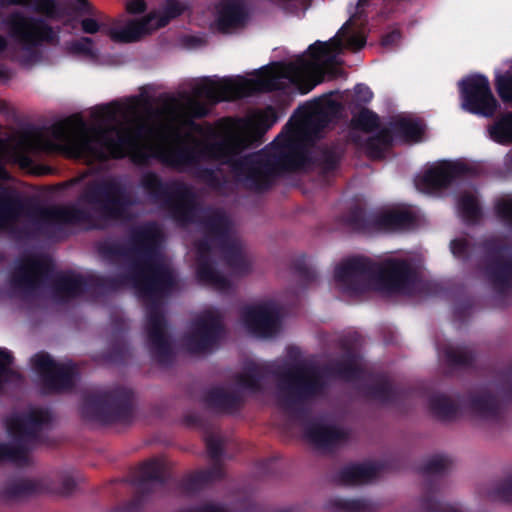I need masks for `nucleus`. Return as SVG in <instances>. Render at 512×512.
<instances>
[{
  "label": "nucleus",
  "mask_w": 512,
  "mask_h": 512,
  "mask_svg": "<svg viewBox=\"0 0 512 512\" xmlns=\"http://www.w3.org/2000/svg\"><path fill=\"white\" fill-rule=\"evenodd\" d=\"M278 121L274 107L267 106L256 112L249 120L239 119L237 129L218 132L208 128V136L215 141H196L194 147H182L162 153L165 165L178 171L191 170L193 175L213 189L223 182L217 171L201 165L216 162L228 166L236 182L245 189L263 193L268 191L277 176L300 170L309 160L306 147L299 138L300 125L293 115L270 146L260 152L241 155L260 142L263 135Z\"/></svg>",
  "instance_id": "obj_1"
},
{
  "label": "nucleus",
  "mask_w": 512,
  "mask_h": 512,
  "mask_svg": "<svg viewBox=\"0 0 512 512\" xmlns=\"http://www.w3.org/2000/svg\"><path fill=\"white\" fill-rule=\"evenodd\" d=\"M139 185L148 199L167 210L178 224L201 226L204 237L195 243L196 277L201 284L222 291L230 288V281L217 270L211 255L213 243L217 244L225 264L235 274L244 275L249 272L241 244L231 236V223L227 215L220 210L202 215L204 208L190 185L179 180L164 181L154 171L144 172Z\"/></svg>",
  "instance_id": "obj_2"
},
{
  "label": "nucleus",
  "mask_w": 512,
  "mask_h": 512,
  "mask_svg": "<svg viewBox=\"0 0 512 512\" xmlns=\"http://www.w3.org/2000/svg\"><path fill=\"white\" fill-rule=\"evenodd\" d=\"M161 234L154 225L133 230L128 244L105 239L96 246L99 256L110 264L127 262L129 276L139 298L147 302V337L152 359L163 366L174 361V352L166 332L167 323L160 298L175 284L171 269L162 261Z\"/></svg>",
  "instance_id": "obj_3"
},
{
  "label": "nucleus",
  "mask_w": 512,
  "mask_h": 512,
  "mask_svg": "<svg viewBox=\"0 0 512 512\" xmlns=\"http://www.w3.org/2000/svg\"><path fill=\"white\" fill-rule=\"evenodd\" d=\"M311 68L312 63L304 57H300L295 62L287 65L275 62L272 66H265L259 70V76L255 79L225 77L219 82H213L209 78H204L200 84L193 88L195 97H188L186 100L185 112L187 119L185 120V125L194 132L204 135L205 138L201 141L218 140L219 137L211 138L207 134L208 128H213L211 125L208 124L206 129H204L201 124L194 121V119L205 118L210 111L209 107L197 98L204 97L210 104H217L222 101L241 99L258 92H272L279 88V80L284 77V72L297 74L308 71ZM196 141L198 140L193 138V145L190 147H194ZM182 147L163 150L159 153L158 158L164 163L161 159L162 153ZM184 147L189 146L185 145Z\"/></svg>",
  "instance_id": "obj_4"
},
{
  "label": "nucleus",
  "mask_w": 512,
  "mask_h": 512,
  "mask_svg": "<svg viewBox=\"0 0 512 512\" xmlns=\"http://www.w3.org/2000/svg\"><path fill=\"white\" fill-rule=\"evenodd\" d=\"M334 278L352 296L370 291L412 296L419 282L418 272L408 260L390 258L377 263L363 256L348 258L337 265Z\"/></svg>",
  "instance_id": "obj_5"
},
{
  "label": "nucleus",
  "mask_w": 512,
  "mask_h": 512,
  "mask_svg": "<svg viewBox=\"0 0 512 512\" xmlns=\"http://www.w3.org/2000/svg\"><path fill=\"white\" fill-rule=\"evenodd\" d=\"M85 126L82 116L73 114L53 123L48 128V132L58 142L61 150L76 158L106 159L103 147L112 158L121 159L126 156L128 150L131 151L135 146L133 138L128 133L119 132L117 138H112L108 131L100 130L97 132L96 138H93L84 132H74L76 129H84Z\"/></svg>",
  "instance_id": "obj_6"
},
{
  "label": "nucleus",
  "mask_w": 512,
  "mask_h": 512,
  "mask_svg": "<svg viewBox=\"0 0 512 512\" xmlns=\"http://www.w3.org/2000/svg\"><path fill=\"white\" fill-rule=\"evenodd\" d=\"M49 282L54 298L59 302L75 299L90 291V277L71 271H55V264L48 256H34L21 262L11 275V284L25 294L34 293L43 283Z\"/></svg>",
  "instance_id": "obj_7"
},
{
  "label": "nucleus",
  "mask_w": 512,
  "mask_h": 512,
  "mask_svg": "<svg viewBox=\"0 0 512 512\" xmlns=\"http://www.w3.org/2000/svg\"><path fill=\"white\" fill-rule=\"evenodd\" d=\"M479 249L484 257L477 267L483 270L497 295H509L512 291V253L504 259V254L510 249L508 244L495 237L487 238L479 244L465 238H456L450 242L451 253L464 264L471 263Z\"/></svg>",
  "instance_id": "obj_8"
},
{
  "label": "nucleus",
  "mask_w": 512,
  "mask_h": 512,
  "mask_svg": "<svg viewBox=\"0 0 512 512\" xmlns=\"http://www.w3.org/2000/svg\"><path fill=\"white\" fill-rule=\"evenodd\" d=\"M273 375L278 379L281 406L294 417L304 419L308 415L304 404L317 396L324 387L319 372L314 367L295 364L277 369Z\"/></svg>",
  "instance_id": "obj_9"
},
{
  "label": "nucleus",
  "mask_w": 512,
  "mask_h": 512,
  "mask_svg": "<svg viewBox=\"0 0 512 512\" xmlns=\"http://www.w3.org/2000/svg\"><path fill=\"white\" fill-rule=\"evenodd\" d=\"M80 200L88 204L104 220H122L136 205L126 183L117 177L99 178L88 181Z\"/></svg>",
  "instance_id": "obj_10"
},
{
  "label": "nucleus",
  "mask_w": 512,
  "mask_h": 512,
  "mask_svg": "<svg viewBox=\"0 0 512 512\" xmlns=\"http://www.w3.org/2000/svg\"><path fill=\"white\" fill-rule=\"evenodd\" d=\"M81 415L105 424L129 423L133 418V392L119 386L87 394L82 399Z\"/></svg>",
  "instance_id": "obj_11"
},
{
  "label": "nucleus",
  "mask_w": 512,
  "mask_h": 512,
  "mask_svg": "<svg viewBox=\"0 0 512 512\" xmlns=\"http://www.w3.org/2000/svg\"><path fill=\"white\" fill-rule=\"evenodd\" d=\"M344 222L355 232L371 234L409 230L416 225L417 218L409 210L392 209L374 213L355 205L344 216Z\"/></svg>",
  "instance_id": "obj_12"
},
{
  "label": "nucleus",
  "mask_w": 512,
  "mask_h": 512,
  "mask_svg": "<svg viewBox=\"0 0 512 512\" xmlns=\"http://www.w3.org/2000/svg\"><path fill=\"white\" fill-rule=\"evenodd\" d=\"M51 420V413L45 409H35L27 414L14 415L8 418L6 421L7 431L16 444L4 443L3 462L9 461L18 465L25 464L28 460L26 442L36 439L38 432Z\"/></svg>",
  "instance_id": "obj_13"
},
{
  "label": "nucleus",
  "mask_w": 512,
  "mask_h": 512,
  "mask_svg": "<svg viewBox=\"0 0 512 512\" xmlns=\"http://www.w3.org/2000/svg\"><path fill=\"white\" fill-rule=\"evenodd\" d=\"M30 362L39 375L43 394H59L74 388L78 375L74 363H58L44 351L34 354Z\"/></svg>",
  "instance_id": "obj_14"
},
{
  "label": "nucleus",
  "mask_w": 512,
  "mask_h": 512,
  "mask_svg": "<svg viewBox=\"0 0 512 512\" xmlns=\"http://www.w3.org/2000/svg\"><path fill=\"white\" fill-rule=\"evenodd\" d=\"M225 336L221 314L206 310L194 319L191 331L185 336V346L192 353H209L219 347Z\"/></svg>",
  "instance_id": "obj_15"
},
{
  "label": "nucleus",
  "mask_w": 512,
  "mask_h": 512,
  "mask_svg": "<svg viewBox=\"0 0 512 512\" xmlns=\"http://www.w3.org/2000/svg\"><path fill=\"white\" fill-rule=\"evenodd\" d=\"M4 24L8 27L10 36L26 51L36 49L43 42L58 41L57 33L42 18L25 16L16 11L6 17Z\"/></svg>",
  "instance_id": "obj_16"
},
{
  "label": "nucleus",
  "mask_w": 512,
  "mask_h": 512,
  "mask_svg": "<svg viewBox=\"0 0 512 512\" xmlns=\"http://www.w3.org/2000/svg\"><path fill=\"white\" fill-rule=\"evenodd\" d=\"M496 390L501 399L486 391L469 395L468 406L472 413L483 420L502 418L503 405L512 404V362L499 373Z\"/></svg>",
  "instance_id": "obj_17"
},
{
  "label": "nucleus",
  "mask_w": 512,
  "mask_h": 512,
  "mask_svg": "<svg viewBox=\"0 0 512 512\" xmlns=\"http://www.w3.org/2000/svg\"><path fill=\"white\" fill-rule=\"evenodd\" d=\"M462 108L477 116L491 118L500 107L493 95L489 80L482 74H475L463 78L459 82Z\"/></svg>",
  "instance_id": "obj_18"
},
{
  "label": "nucleus",
  "mask_w": 512,
  "mask_h": 512,
  "mask_svg": "<svg viewBox=\"0 0 512 512\" xmlns=\"http://www.w3.org/2000/svg\"><path fill=\"white\" fill-rule=\"evenodd\" d=\"M205 444L212 465L209 468L198 470L180 482L181 490L186 494H195L208 485L224 478L222 456L224 453L222 439L213 433L207 434Z\"/></svg>",
  "instance_id": "obj_19"
},
{
  "label": "nucleus",
  "mask_w": 512,
  "mask_h": 512,
  "mask_svg": "<svg viewBox=\"0 0 512 512\" xmlns=\"http://www.w3.org/2000/svg\"><path fill=\"white\" fill-rule=\"evenodd\" d=\"M472 174V168L462 162L442 161L428 168L418 177L415 185L418 190L432 193L448 188L455 180Z\"/></svg>",
  "instance_id": "obj_20"
},
{
  "label": "nucleus",
  "mask_w": 512,
  "mask_h": 512,
  "mask_svg": "<svg viewBox=\"0 0 512 512\" xmlns=\"http://www.w3.org/2000/svg\"><path fill=\"white\" fill-rule=\"evenodd\" d=\"M242 320L254 334L270 337L280 329L281 310L277 304L272 302L247 307L242 312Z\"/></svg>",
  "instance_id": "obj_21"
},
{
  "label": "nucleus",
  "mask_w": 512,
  "mask_h": 512,
  "mask_svg": "<svg viewBox=\"0 0 512 512\" xmlns=\"http://www.w3.org/2000/svg\"><path fill=\"white\" fill-rule=\"evenodd\" d=\"M341 110V104L327 97L300 105L293 113L295 123L313 124L318 130L328 126L333 116Z\"/></svg>",
  "instance_id": "obj_22"
},
{
  "label": "nucleus",
  "mask_w": 512,
  "mask_h": 512,
  "mask_svg": "<svg viewBox=\"0 0 512 512\" xmlns=\"http://www.w3.org/2000/svg\"><path fill=\"white\" fill-rule=\"evenodd\" d=\"M304 436L315 447L326 450H332L348 439L343 428L317 419L305 423Z\"/></svg>",
  "instance_id": "obj_23"
},
{
  "label": "nucleus",
  "mask_w": 512,
  "mask_h": 512,
  "mask_svg": "<svg viewBox=\"0 0 512 512\" xmlns=\"http://www.w3.org/2000/svg\"><path fill=\"white\" fill-rule=\"evenodd\" d=\"M366 397L381 404H396L408 397V391L399 385H394L387 376L378 375L375 381L364 386Z\"/></svg>",
  "instance_id": "obj_24"
},
{
  "label": "nucleus",
  "mask_w": 512,
  "mask_h": 512,
  "mask_svg": "<svg viewBox=\"0 0 512 512\" xmlns=\"http://www.w3.org/2000/svg\"><path fill=\"white\" fill-rule=\"evenodd\" d=\"M203 403L211 411L234 414L243 406V398L237 392H229L221 386H215L205 392Z\"/></svg>",
  "instance_id": "obj_25"
},
{
  "label": "nucleus",
  "mask_w": 512,
  "mask_h": 512,
  "mask_svg": "<svg viewBox=\"0 0 512 512\" xmlns=\"http://www.w3.org/2000/svg\"><path fill=\"white\" fill-rule=\"evenodd\" d=\"M41 217L47 223L65 225L84 224L92 219L90 212L74 204L42 209Z\"/></svg>",
  "instance_id": "obj_26"
},
{
  "label": "nucleus",
  "mask_w": 512,
  "mask_h": 512,
  "mask_svg": "<svg viewBox=\"0 0 512 512\" xmlns=\"http://www.w3.org/2000/svg\"><path fill=\"white\" fill-rule=\"evenodd\" d=\"M358 335H348L340 340V347L346 351L345 358L337 361L333 367V372L340 378L350 381L360 377L361 369L356 364L353 348L358 344Z\"/></svg>",
  "instance_id": "obj_27"
},
{
  "label": "nucleus",
  "mask_w": 512,
  "mask_h": 512,
  "mask_svg": "<svg viewBox=\"0 0 512 512\" xmlns=\"http://www.w3.org/2000/svg\"><path fill=\"white\" fill-rule=\"evenodd\" d=\"M25 208V201L17 191L0 184V228L16 221Z\"/></svg>",
  "instance_id": "obj_28"
},
{
  "label": "nucleus",
  "mask_w": 512,
  "mask_h": 512,
  "mask_svg": "<svg viewBox=\"0 0 512 512\" xmlns=\"http://www.w3.org/2000/svg\"><path fill=\"white\" fill-rule=\"evenodd\" d=\"M380 466L373 463L350 464L337 474V480L343 485L368 483L378 476Z\"/></svg>",
  "instance_id": "obj_29"
},
{
  "label": "nucleus",
  "mask_w": 512,
  "mask_h": 512,
  "mask_svg": "<svg viewBox=\"0 0 512 512\" xmlns=\"http://www.w3.org/2000/svg\"><path fill=\"white\" fill-rule=\"evenodd\" d=\"M247 17L243 3L240 0H227L222 3L217 18L220 31L228 32L232 28L241 26Z\"/></svg>",
  "instance_id": "obj_30"
},
{
  "label": "nucleus",
  "mask_w": 512,
  "mask_h": 512,
  "mask_svg": "<svg viewBox=\"0 0 512 512\" xmlns=\"http://www.w3.org/2000/svg\"><path fill=\"white\" fill-rule=\"evenodd\" d=\"M168 481V473L165 464L158 459H150L145 461L138 470V483L140 492L148 494L147 488L149 482H155L160 485L166 484Z\"/></svg>",
  "instance_id": "obj_31"
},
{
  "label": "nucleus",
  "mask_w": 512,
  "mask_h": 512,
  "mask_svg": "<svg viewBox=\"0 0 512 512\" xmlns=\"http://www.w3.org/2000/svg\"><path fill=\"white\" fill-rule=\"evenodd\" d=\"M387 128L392 131L393 139H399L404 143L420 142L424 135V126L421 122L405 117L391 121Z\"/></svg>",
  "instance_id": "obj_32"
},
{
  "label": "nucleus",
  "mask_w": 512,
  "mask_h": 512,
  "mask_svg": "<svg viewBox=\"0 0 512 512\" xmlns=\"http://www.w3.org/2000/svg\"><path fill=\"white\" fill-rule=\"evenodd\" d=\"M309 160L301 167H305L309 163L315 164L323 173H330L335 171L341 161L342 151L337 145H323L317 147L315 155L310 156L308 149Z\"/></svg>",
  "instance_id": "obj_33"
},
{
  "label": "nucleus",
  "mask_w": 512,
  "mask_h": 512,
  "mask_svg": "<svg viewBox=\"0 0 512 512\" xmlns=\"http://www.w3.org/2000/svg\"><path fill=\"white\" fill-rule=\"evenodd\" d=\"M270 371L267 367L256 363L247 364L241 373L235 376L238 386L253 393H259L263 390L262 382L267 378Z\"/></svg>",
  "instance_id": "obj_34"
},
{
  "label": "nucleus",
  "mask_w": 512,
  "mask_h": 512,
  "mask_svg": "<svg viewBox=\"0 0 512 512\" xmlns=\"http://www.w3.org/2000/svg\"><path fill=\"white\" fill-rule=\"evenodd\" d=\"M150 20V17H146L140 21L132 20L123 28H108L106 33L112 41L117 43L135 42L148 31Z\"/></svg>",
  "instance_id": "obj_35"
},
{
  "label": "nucleus",
  "mask_w": 512,
  "mask_h": 512,
  "mask_svg": "<svg viewBox=\"0 0 512 512\" xmlns=\"http://www.w3.org/2000/svg\"><path fill=\"white\" fill-rule=\"evenodd\" d=\"M117 331L110 341V347L103 353V359L112 364H124L130 358V347L125 338L124 323L117 322Z\"/></svg>",
  "instance_id": "obj_36"
},
{
  "label": "nucleus",
  "mask_w": 512,
  "mask_h": 512,
  "mask_svg": "<svg viewBox=\"0 0 512 512\" xmlns=\"http://www.w3.org/2000/svg\"><path fill=\"white\" fill-rule=\"evenodd\" d=\"M430 412L439 420H454L460 412V406L450 397L441 393L432 394L428 399Z\"/></svg>",
  "instance_id": "obj_37"
},
{
  "label": "nucleus",
  "mask_w": 512,
  "mask_h": 512,
  "mask_svg": "<svg viewBox=\"0 0 512 512\" xmlns=\"http://www.w3.org/2000/svg\"><path fill=\"white\" fill-rule=\"evenodd\" d=\"M393 144L392 131L387 127L380 129L375 135L370 136L364 143L367 156L373 160L383 159L385 152Z\"/></svg>",
  "instance_id": "obj_38"
},
{
  "label": "nucleus",
  "mask_w": 512,
  "mask_h": 512,
  "mask_svg": "<svg viewBox=\"0 0 512 512\" xmlns=\"http://www.w3.org/2000/svg\"><path fill=\"white\" fill-rule=\"evenodd\" d=\"M444 358L452 368H469L473 366L476 355L469 346H447Z\"/></svg>",
  "instance_id": "obj_39"
},
{
  "label": "nucleus",
  "mask_w": 512,
  "mask_h": 512,
  "mask_svg": "<svg viewBox=\"0 0 512 512\" xmlns=\"http://www.w3.org/2000/svg\"><path fill=\"white\" fill-rule=\"evenodd\" d=\"M127 284H130L134 288V281L129 276V270H127L125 274L117 276L90 277V291L115 292Z\"/></svg>",
  "instance_id": "obj_40"
},
{
  "label": "nucleus",
  "mask_w": 512,
  "mask_h": 512,
  "mask_svg": "<svg viewBox=\"0 0 512 512\" xmlns=\"http://www.w3.org/2000/svg\"><path fill=\"white\" fill-rule=\"evenodd\" d=\"M488 132L490 138L498 144L508 145L512 143V112H506L500 115L492 125L489 126Z\"/></svg>",
  "instance_id": "obj_41"
},
{
  "label": "nucleus",
  "mask_w": 512,
  "mask_h": 512,
  "mask_svg": "<svg viewBox=\"0 0 512 512\" xmlns=\"http://www.w3.org/2000/svg\"><path fill=\"white\" fill-rule=\"evenodd\" d=\"M458 210L461 218L467 224H476L482 218L479 202L471 193H464L458 200Z\"/></svg>",
  "instance_id": "obj_42"
},
{
  "label": "nucleus",
  "mask_w": 512,
  "mask_h": 512,
  "mask_svg": "<svg viewBox=\"0 0 512 512\" xmlns=\"http://www.w3.org/2000/svg\"><path fill=\"white\" fill-rule=\"evenodd\" d=\"M38 492V485L31 480L20 479L8 483L2 490L5 500H18L32 496Z\"/></svg>",
  "instance_id": "obj_43"
},
{
  "label": "nucleus",
  "mask_w": 512,
  "mask_h": 512,
  "mask_svg": "<svg viewBox=\"0 0 512 512\" xmlns=\"http://www.w3.org/2000/svg\"><path fill=\"white\" fill-rule=\"evenodd\" d=\"M332 512H371V503L366 499L333 498L327 503Z\"/></svg>",
  "instance_id": "obj_44"
},
{
  "label": "nucleus",
  "mask_w": 512,
  "mask_h": 512,
  "mask_svg": "<svg viewBox=\"0 0 512 512\" xmlns=\"http://www.w3.org/2000/svg\"><path fill=\"white\" fill-rule=\"evenodd\" d=\"M351 126L354 129L371 133L380 127V117L374 111L368 108H362L358 113L353 115Z\"/></svg>",
  "instance_id": "obj_45"
},
{
  "label": "nucleus",
  "mask_w": 512,
  "mask_h": 512,
  "mask_svg": "<svg viewBox=\"0 0 512 512\" xmlns=\"http://www.w3.org/2000/svg\"><path fill=\"white\" fill-rule=\"evenodd\" d=\"M452 461L448 456L435 455L429 458L420 471L425 476L442 475L450 467Z\"/></svg>",
  "instance_id": "obj_46"
},
{
  "label": "nucleus",
  "mask_w": 512,
  "mask_h": 512,
  "mask_svg": "<svg viewBox=\"0 0 512 512\" xmlns=\"http://www.w3.org/2000/svg\"><path fill=\"white\" fill-rule=\"evenodd\" d=\"M292 268L305 287L317 280V273L315 269L308 264L307 257L305 255L296 258L292 264Z\"/></svg>",
  "instance_id": "obj_47"
},
{
  "label": "nucleus",
  "mask_w": 512,
  "mask_h": 512,
  "mask_svg": "<svg viewBox=\"0 0 512 512\" xmlns=\"http://www.w3.org/2000/svg\"><path fill=\"white\" fill-rule=\"evenodd\" d=\"M26 2L27 0H0V6L24 5ZM58 2L59 0H38L37 10L49 18H55L58 16Z\"/></svg>",
  "instance_id": "obj_48"
},
{
  "label": "nucleus",
  "mask_w": 512,
  "mask_h": 512,
  "mask_svg": "<svg viewBox=\"0 0 512 512\" xmlns=\"http://www.w3.org/2000/svg\"><path fill=\"white\" fill-rule=\"evenodd\" d=\"M308 54L315 62L332 61L334 51L328 42L316 41L308 47Z\"/></svg>",
  "instance_id": "obj_49"
},
{
  "label": "nucleus",
  "mask_w": 512,
  "mask_h": 512,
  "mask_svg": "<svg viewBox=\"0 0 512 512\" xmlns=\"http://www.w3.org/2000/svg\"><path fill=\"white\" fill-rule=\"evenodd\" d=\"M184 12V7L177 0H167L158 19L157 27L166 26L171 20L179 17Z\"/></svg>",
  "instance_id": "obj_50"
},
{
  "label": "nucleus",
  "mask_w": 512,
  "mask_h": 512,
  "mask_svg": "<svg viewBox=\"0 0 512 512\" xmlns=\"http://www.w3.org/2000/svg\"><path fill=\"white\" fill-rule=\"evenodd\" d=\"M93 45L94 41L92 38L83 36L77 40L68 42L67 50L71 54L92 57L95 55Z\"/></svg>",
  "instance_id": "obj_51"
},
{
  "label": "nucleus",
  "mask_w": 512,
  "mask_h": 512,
  "mask_svg": "<svg viewBox=\"0 0 512 512\" xmlns=\"http://www.w3.org/2000/svg\"><path fill=\"white\" fill-rule=\"evenodd\" d=\"M495 87L503 102L512 101V73L499 74L495 80Z\"/></svg>",
  "instance_id": "obj_52"
},
{
  "label": "nucleus",
  "mask_w": 512,
  "mask_h": 512,
  "mask_svg": "<svg viewBox=\"0 0 512 512\" xmlns=\"http://www.w3.org/2000/svg\"><path fill=\"white\" fill-rule=\"evenodd\" d=\"M495 212L501 222L512 230V198L499 200L495 205Z\"/></svg>",
  "instance_id": "obj_53"
},
{
  "label": "nucleus",
  "mask_w": 512,
  "mask_h": 512,
  "mask_svg": "<svg viewBox=\"0 0 512 512\" xmlns=\"http://www.w3.org/2000/svg\"><path fill=\"white\" fill-rule=\"evenodd\" d=\"M493 497L502 502H512V475L495 487Z\"/></svg>",
  "instance_id": "obj_54"
},
{
  "label": "nucleus",
  "mask_w": 512,
  "mask_h": 512,
  "mask_svg": "<svg viewBox=\"0 0 512 512\" xmlns=\"http://www.w3.org/2000/svg\"><path fill=\"white\" fill-rule=\"evenodd\" d=\"M421 507L425 512H459L451 507H444L442 503L430 494L423 496Z\"/></svg>",
  "instance_id": "obj_55"
},
{
  "label": "nucleus",
  "mask_w": 512,
  "mask_h": 512,
  "mask_svg": "<svg viewBox=\"0 0 512 512\" xmlns=\"http://www.w3.org/2000/svg\"><path fill=\"white\" fill-rule=\"evenodd\" d=\"M119 106L115 102L97 106L92 115L98 120H112L115 118Z\"/></svg>",
  "instance_id": "obj_56"
},
{
  "label": "nucleus",
  "mask_w": 512,
  "mask_h": 512,
  "mask_svg": "<svg viewBox=\"0 0 512 512\" xmlns=\"http://www.w3.org/2000/svg\"><path fill=\"white\" fill-rule=\"evenodd\" d=\"M178 512H231L224 505L215 503H203L197 506L181 509Z\"/></svg>",
  "instance_id": "obj_57"
},
{
  "label": "nucleus",
  "mask_w": 512,
  "mask_h": 512,
  "mask_svg": "<svg viewBox=\"0 0 512 512\" xmlns=\"http://www.w3.org/2000/svg\"><path fill=\"white\" fill-rule=\"evenodd\" d=\"M354 98L359 103L367 104L372 100L373 92L367 85L359 83L354 87Z\"/></svg>",
  "instance_id": "obj_58"
},
{
  "label": "nucleus",
  "mask_w": 512,
  "mask_h": 512,
  "mask_svg": "<svg viewBox=\"0 0 512 512\" xmlns=\"http://www.w3.org/2000/svg\"><path fill=\"white\" fill-rule=\"evenodd\" d=\"M401 40V32L397 29L384 34L381 38V45L386 49L393 50L398 47Z\"/></svg>",
  "instance_id": "obj_59"
},
{
  "label": "nucleus",
  "mask_w": 512,
  "mask_h": 512,
  "mask_svg": "<svg viewBox=\"0 0 512 512\" xmlns=\"http://www.w3.org/2000/svg\"><path fill=\"white\" fill-rule=\"evenodd\" d=\"M143 496L140 492V495H137L134 499L127 502L122 507L118 508L116 512H143L144 510V503H143Z\"/></svg>",
  "instance_id": "obj_60"
},
{
  "label": "nucleus",
  "mask_w": 512,
  "mask_h": 512,
  "mask_svg": "<svg viewBox=\"0 0 512 512\" xmlns=\"http://www.w3.org/2000/svg\"><path fill=\"white\" fill-rule=\"evenodd\" d=\"M131 160L135 164H147L150 158V155L144 148L136 147V145L130 151Z\"/></svg>",
  "instance_id": "obj_61"
},
{
  "label": "nucleus",
  "mask_w": 512,
  "mask_h": 512,
  "mask_svg": "<svg viewBox=\"0 0 512 512\" xmlns=\"http://www.w3.org/2000/svg\"><path fill=\"white\" fill-rule=\"evenodd\" d=\"M365 44L366 39L360 34L349 35L346 39V46L355 52L360 51L365 46Z\"/></svg>",
  "instance_id": "obj_62"
},
{
  "label": "nucleus",
  "mask_w": 512,
  "mask_h": 512,
  "mask_svg": "<svg viewBox=\"0 0 512 512\" xmlns=\"http://www.w3.org/2000/svg\"><path fill=\"white\" fill-rule=\"evenodd\" d=\"M81 29L86 34H96L101 29V24L93 18H84L81 20Z\"/></svg>",
  "instance_id": "obj_63"
},
{
  "label": "nucleus",
  "mask_w": 512,
  "mask_h": 512,
  "mask_svg": "<svg viewBox=\"0 0 512 512\" xmlns=\"http://www.w3.org/2000/svg\"><path fill=\"white\" fill-rule=\"evenodd\" d=\"M76 481L71 475H64L60 482V492L63 495H70L76 488Z\"/></svg>",
  "instance_id": "obj_64"
}]
</instances>
